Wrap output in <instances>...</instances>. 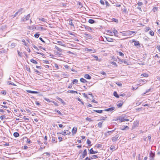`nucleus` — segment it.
<instances>
[{
    "label": "nucleus",
    "mask_w": 160,
    "mask_h": 160,
    "mask_svg": "<svg viewBox=\"0 0 160 160\" xmlns=\"http://www.w3.org/2000/svg\"><path fill=\"white\" fill-rule=\"evenodd\" d=\"M102 122H99L98 124V125L99 128H101L102 127Z\"/></svg>",
    "instance_id": "obj_36"
},
{
    "label": "nucleus",
    "mask_w": 160,
    "mask_h": 160,
    "mask_svg": "<svg viewBox=\"0 0 160 160\" xmlns=\"http://www.w3.org/2000/svg\"><path fill=\"white\" fill-rule=\"evenodd\" d=\"M121 33H122V35L124 36H130L131 35L132 33H136V32L134 31H129L124 32H122Z\"/></svg>",
    "instance_id": "obj_1"
},
{
    "label": "nucleus",
    "mask_w": 160,
    "mask_h": 160,
    "mask_svg": "<svg viewBox=\"0 0 160 160\" xmlns=\"http://www.w3.org/2000/svg\"><path fill=\"white\" fill-rule=\"evenodd\" d=\"M85 28L89 32H90L92 30V28L88 26H87V27H85Z\"/></svg>",
    "instance_id": "obj_37"
},
{
    "label": "nucleus",
    "mask_w": 160,
    "mask_h": 160,
    "mask_svg": "<svg viewBox=\"0 0 160 160\" xmlns=\"http://www.w3.org/2000/svg\"><path fill=\"white\" fill-rule=\"evenodd\" d=\"M22 42H23V44L25 45V46H27V44L26 43V42H25V40L24 39H23L22 40Z\"/></svg>",
    "instance_id": "obj_47"
},
{
    "label": "nucleus",
    "mask_w": 160,
    "mask_h": 160,
    "mask_svg": "<svg viewBox=\"0 0 160 160\" xmlns=\"http://www.w3.org/2000/svg\"><path fill=\"white\" fill-rule=\"evenodd\" d=\"M155 156V154L154 153L152 152V151L150 153V157L152 158V160H153Z\"/></svg>",
    "instance_id": "obj_13"
},
{
    "label": "nucleus",
    "mask_w": 160,
    "mask_h": 160,
    "mask_svg": "<svg viewBox=\"0 0 160 160\" xmlns=\"http://www.w3.org/2000/svg\"><path fill=\"white\" fill-rule=\"evenodd\" d=\"M116 83L118 86H121L122 85V84L121 82H117Z\"/></svg>",
    "instance_id": "obj_52"
},
{
    "label": "nucleus",
    "mask_w": 160,
    "mask_h": 160,
    "mask_svg": "<svg viewBox=\"0 0 160 160\" xmlns=\"http://www.w3.org/2000/svg\"><path fill=\"white\" fill-rule=\"evenodd\" d=\"M84 77L87 79H91V77L88 74H86L84 75Z\"/></svg>",
    "instance_id": "obj_16"
},
{
    "label": "nucleus",
    "mask_w": 160,
    "mask_h": 160,
    "mask_svg": "<svg viewBox=\"0 0 160 160\" xmlns=\"http://www.w3.org/2000/svg\"><path fill=\"white\" fill-rule=\"evenodd\" d=\"M141 76L144 77H147L148 76V75L147 73H144L141 74Z\"/></svg>",
    "instance_id": "obj_24"
},
{
    "label": "nucleus",
    "mask_w": 160,
    "mask_h": 160,
    "mask_svg": "<svg viewBox=\"0 0 160 160\" xmlns=\"http://www.w3.org/2000/svg\"><path fill=\"white\" fill-rule=\"evenodd\" d=\"M38 29L39 30H45V29H44V28H43L42 27H39L38 28Z\"/></svg>",
    "instance_id": "obj_50"
},
{
    "label": "nucleus",
    "mask_w": 160,
    "mask_h": 160,
    "mask_svg": "<svg viewBox=\"0 0 160 160\" xmlns=\"http://www.w3.org/2000/svg\"><path fill=\"white\" fill-rule=\"evenodd\" d=\"M21 21L22 22H26V21L25 20V18L22 17L21 18Z\"/></svg>",
    "instance_id": "obj_53"
},
{
    "label": "nucleus",
    "mask_w": 160,
    "mask_h": 160,
    "mask_svg": "<svg viewBox=\"0 0 160 160\" xmlns=\"http://www.w3.org/2000/svg\"><path fill=\"white\" fill-rule=\"evenodd\" d=\"M55 111L59 114L60 115H62V113H61L60 112L59 110H55Z\"/></svg>",
    "instance_id": "obj_56"
},
{
    "label": "nucleus",
    "mask_w": 160,
    "mask_h": 160,
    "mask_svg": "<svg viewBox=\"0 0 160 160\" xmlns=\"http://www.w3.org/2000/svg\"><path fill=\"white\" fill-rule=\"evenodd\" d=\"M56 44L58 43L59 45L62 46H65L64 44H63V42L61 41H56Z\"/></svg>",
    "instance_id": "obj_14"
},
{
    "label": "nucleus",
    "mask_w": 160,
    "mask_h": 160,
    "mask_svg": "<svg viewBox=\"0 0 160 160\" xmlns=\"http://www.w3.org/2000/svg\"><path fill=\"white\" fill-rule=\"evenodd\" d=\"M40 21H42L44 22H46V20L43 18H39Z\"/></svg>",
    "instance_id": "obj_32"
},
{
    "label": "nucleus",
    "mask_w": 160,
    "mask_h": 160,
    "mask_svg": "<svg viewBox=\"0 0 160 160\" xmlns=\"http://www.w3.org/2000/svg\"><path fill=\"white\" fill-rule=\"evenodd\" d=\"M119 137V135H116L114 137L112 138V140L113 142H115L118 140V138Z\"/></svg>",
    "instance_id": "obj_4"
},
{
    "label": "nucleus",
    "mask_w": 160,
    "mask_h": 160,
    "mask_svg": "<svg viewBox=\"0 0 160 160\" xmlns=\"http://www.w3.org/2000/svg\"><path fill=\"white\" fill-rule=\"evenodd\" d=\"M18 55L19 56H20V57L22 56V52H19V51L18 50Z\"/></svg>",
    "instance_id": "obj_45"
},
{
    "label": "nucleus",
    "mask_w": 160,
    "mask_h": 160,
    "mask_svg": "<svg viewBox=\"0 0 160 160\" xmlns=\"http://www.w3.org/2000/svg\"><path fill=\"white\" fill-rule=\"evenodd\" d=\"M19 134L17 132H15L13 133V136L15 137H17L19 136Z\"/></svg>",
    "instance_id": "obj_31"
},
{
    "label": "nucleus",
    "mask_w": 160,
    "mask_h": 160,
    "mask_svg": "<svg viewBox=\"0 0 160 160\" xmlns=\"http://www.w3.org/2000/svg\"><path fill=\"white\" fill-rule=\"evenodd\" d=\"M106 39L109 42H112L113 41V40L111 38H106Z\"/></svg>",
    "instance_id": "obj_28"
},
{
    "label": "nucleus",
    "mask_w": 160,
    "mask_h": 160,
    "mask_svg": "<svg viewBox=\"0 0 160 160\" xmlns=\"http://www.w3.org/2000/svg\"><path fill=\"white\" fill-rule=\"evenodd\" d=\"M100 3L102 4V5H104V1L102 0H101L100 1Z\"/></svg>",
    "instance_id": "obj_62"
},
{
    "label": "nucleus",
    "mask_w": 160,
    "mask_h": 160,
    "mask_svg": "<svg viewBox=\"0 0 160 160\" xmlns=\"http://www.w3.org/2000/svg\"><path fill=\"white\" fill-rule=\"evenodd\" d=\"M24 17L25 19V20H26V21L28 20L29 19V18L30 17V14H28L27 15L25 16Z\"/></svg>",
    "instance_id": "obj_18"
},
{
    "label": "nucleus",
    "mask_w": 160,
    "mask_h": 160,
    "mask_svg": "<svg viewBox=\"0 0 160 160\" xmlns=\"http://www.w3.org/2000/svg\"><path fill=\"white\" fill-rule=\"evenodd\" d=\"M32 46L35 49H36L37 50H38V48L34 45H32Z\"/></svg>",
    "instance_id": "obj_59"
},
{
    "label": "nucleus",
    "mask_w": 160,
    "mask_h": 160,
    "mask_svg": "<svg viewBox=\"0 0 160 160\" xmlns=\"http://www.w3.org/2000/svg\"><path fill=\"white\" fill-rule=\"evenodd\" d=\"M8 84L9 85H12L15 86H16L15 84L14 83H13V82H11V81H8Z\"/></svg>",
    "instance_id": "obj_30"
},
{
    "label": "nucleus",
    "mask_w": 160,
    "mask_h": 160,
    "mask_svg": "<svg viewBox=\"0 0 160 160\" xmlns=\"http://www.w3.org/2000/svg\"><path fill=\"white\" fill-rule=\"evenodd\" d=\"M112 20L113 22H114L117 23H118V20L117 19L113 18L112 19Z\"/></svg>",
    "instance_id": "obj_40"
},
{
    "label": "nucleus",
    "mask_w": 160,
    "mask_h": 160,
    "mask_svg": "<svg viewBox=\"0 0 160 160\" xmlns=\"http://www.w3.org/2000/svg\"><path fill=\"white\" fill-rule=\"evenodd\" d=\"M82 95H83V97H84L85 98H88V97L86 95V94L85 93H82Z\"/></svg>",
    "instance_id": "obj_60"
},
{
    "label": "nucleus",
    "mask_w": 160,
    "mask_h": 160,
    "mask_svg": "<svg viewBox=\"0 0 160 160\" xmlns=\"http://www.w3.org/2000/svg\"><path fill=\"white\" fill-rule=\"evenodd\" d=\"M149 34L151 36H153L154 35V32L152 31H150L149 32Z\"/></svg>",
    "instance_id": "obj_41"
},
{
    "label": "nucleus",
    "mask_w": 160,
    "mask_h": 160,
    "mask_svg": "<svg viewBox=\"0 0 160 160\" xmlns=\"http://www.w3.org/2000/svg\"><path fill=\"white\" fill-rule=\"evenodd\" d=\"M115 147L114 146H111L110 147V150H114L115 149Z\"/></svg>",
    "instance_id": "obj_46"
},
{
    "label": "nucleus",
    "mask_w": 160,
    "mask_h": 160,
    "mask_svg": "<svg viewBox=\"0 0 160 160\" xmlns=\"http://www.w3.org/2000/svg\"><path fill=\"white\" fill-rule=\"evenodd\" d=\"M137 4L139 6H142L143 4L142 2H139Z\"/></svg>",
    "instance_id": "obj_54"
},
{
    "label": "nucleus",
    "mask_w": 160,
    "mask_h": 160,
    "mask_svg": "<svg viewBox=\"0 0 160 160\" xmlns=\"http://www.w3.org/2000/svg\"><path fill=\"white\" fill-rule=\"evenodd\" d=\"M77 130V128L75 127L73 128L72 130V133L73 134H74L76 133Z\"/></svg>",
    "instance_id": "obj_8"
},
{
    "label": "nucleus",
    "mask_w": 160,
    "mask_h": 160,
    "mask_svg": "<svg viewBox=\"0 0 160 160\" xmlns=\"http://www.w3.org/2000/svg\"><path fill=\"white\" fill-rule=\"evenodd\" d=\"M1 93L2 94H3L4 95H6V91H1Z\"/></svg>",
    "instance_id": "obj_61"
},
{
    "label": "nucleus",
    "mask_w": 160,
    "mask_h": 160,
    "mask_svg": "<svg viewBox=\"0 0 160 160\" xmlns=\"http://www.w3.org/2000/svg\"><path fill=\"white\" fill-rule=\"evenodd\" d=\"M74 91L73 90H68L67 91L68 93H74Z\"/></svg>",
    "instance_id": "obj_55"
},
{
    "label": "nucleus",
    "mask_w": 160,
    "mask_h": 160,
    "mask_svg": "<svg viewBox=\"0 0 160 160\" xmlns=\"http://www.w3.org/2000/svg\"><path fill=\"white\" fill-rule=\"evenodd\" d=\"M113 131V130L111 131H108L107 132H105L104 133V135L105 136H108L111 134V133Z\"/></svg>",
    "instance_id": "obj_12"
},
{
    "label": "nucleus",
    "mask_w": 160,
    "mask_h": 160,
    "mask_svg": "<svg viewBox=\"0 0 160 160\" xmlns=\"http://www.w3.org/2000/svg\"><path fill=\"white\" fill-rule=\"evenodd\" d=\"M16 44L15 43L13 42L11 44V47L12 48H14L16 46Z\"/></svg>",
    "instance_id": "obj_26"
},
{
    "label": "nucleus",
    "mask_w": 160,
    "mask_h": 160,
    "mask_svg": "<svg viewBox=\"0 0 160 160\" xmlns=\"http://www.w3.org/2000/svg\"><path fill=\"white\" fill-rule=\"evenodd\" d=\"M123 102H119L117 104V105L118 107H121L122 105Z\"/></svg>",
    "instance_id": "obj_43"
},
{
    "label": "nucleus",
    "mask_w": 160,
    "mask_h": 160,
    "mask_svg": "<svg viewBox=\"0 0 160 160\" xmlns=\"http://www.w3.org/2000/svg\"><path fill=\"white\" fill-rule=\"evenodd\" d=\"M39 35L40 34H38V33H36L34 35V37L36 38H38V37H39Z\"/></svg>",
    "instance_id": "obj_48"
},
{
    "label": "nucleus",
    "mask_w": 160,
    "mask_h": 160,
    "mask_svg": "<svg viewBox=\"0 0 160 160\" xmlns=\"http://www.w3.org/2000/svg\"><path fill=\"white\" fill-rule=\"evenodd\" d=\"M80 81L81 82H82L83 83H85L87 82V81L85 79H84V78H80Z\"/></svg>",
    "instance_id": "obj_23"
},
{
    "label": "nucleus",
    "mask_w": 160,
    "mask_h": 160,
    "mask_svg": "<svg viewBox=\"0 0 160 160\" xmlns=\"http://www.w3.org/2000/svg\"><path fill=\"white\" fill-rule=\"evenodd\" d=\"M90 158L91 159L97 158H98V156L97 155H94L91 156Z\"/></svg>",
    "instance_id": "obj_29"
},
{
    "label": "nucleus",
    "mask_w": 160,
    "mask_h": 160,
    "mask_svg": "<svg viewBox=\"0 0 160 160\" xmlns=\"http://www.w3.org/2000/svg\"><path fill=\"white\" fill-rule=\"evenodd\" d=\"M93 111L94 112H97V113H101L103 111L102 110H93Z\"/></svg>",
    "instance_id": "obj_25"
},
{
    "label": "nucleus",
    "mask_w": 160,
    "mask_h": 160,
    "mask_svg": "<svg viewBox=\"0 0 160 160\" xmlns=\"http://www.w3.org/2000/svg\"><path fill=\"white\" fill-rule=\"evenodd\" d=\"M26 142L30 144L31 143V140L27 138Z\"/></svg>",
    "instance_id": "obj_51"
},
{
    "label": "nucleus",
    "mask_w": 160,
    "mask_h": 160,
    "mask_svg": "<svg viewBox=\"0 0 160 160\" xmlns=\"http://www.w3.org/2000/svg\"><path fill=\"white\" fill-rule=\"evenodd\" d=\"M88 22L90 23L93 24L95 22V21L93 19H90L88 20Z\"/></svg>",
    "instance_id": "obj_21"
},
{
    "label": "nucleus",
    "mask_w": 160,
    "mask_h": 160,
    "mask_svg": "<svg viewBox=\"0 0 160 160\" xmlns=\"http://www.w3.org/2000/svg\"><path fill=\"white\" fill-rule=\"evenodd\" d=\"M87 154V151L86 149H85L82 152V155H81L80 156V159H83L85 158Z\"/></svg>",
    "instance_id": "obj_3"
},
{
    "label": "nucleus",
    "mask_w": 160,
    "mask_h": 160,
    "mask_svg": "<svg viewBox=\"0 0 160 160\" xmlns=\"http://www.w3.org/2000/svg\"><path fill=\"white\" fill-rule=\"evenodd\" d=\"M117 120H119V121L120 122L129 121V119H128L124 118V117H118L117 119Z\"/></svg>",
    "instance_id": "obj_2"
},
{
    "label": "nucleus",
    "mask_w": 160,
    "mask_h": 160,
    "mask_svg": "<svg viewBox=\"0 0 160 160\" xmlns=\"http://www.w3.org/2000/svg\"><path fill=\"white\" fill-rule=\"evenodd\" d=\"M78 82V80L77 79H73V81L72 82V84H73L74 83H77Z\"/></svg>",
    "instance_id": "obj_34"
},
{
    "label": "nucleus",
    "mask_w": 160,
    "mask_h": 160,
    "mask_svg": "<svg viewBox=\"0 0 160 160\" xmlns=\"http://www.w3.org/2000/svg\"><path fill=\"white\" fill-rule=\"evenodd\" d=\"M71 133V132L68 130H64L62 135L65 136L66 135H69Z\"/></svg>",
    "instance_id": "obj_5"
},
{
    "label": "nucleus",
    "mask_w": 160,
    "mask_h": 160,
    "mask_svg": "<svg viewBox=\"0 0 160 160\" xmlns=\"http://www.w3.org/2000/svg\"><path fill=\"white\" fill-rule=\"evenodd\" d=\"M93 57H94L95 59L97 61H100V60H98V56H93Z\"/></svg>",
    "instance_id": "obj_58"
},
{
    "label": "nucleus",
    "mask_w": 160,
    "mask_h": 160,
    "mask_svg": "<svg viewBox=\"0 0 160 160\" xmlns=\"http://www.w3.org/2000/svg\"><path fill=\"white\" fill-rule=\"evenodd\" d=\"M113 33H114V35L115 36L118 37V31L114 29V30L113 31Z\"/></svg>",
    "instance_id": "obj_19"
},
{
    "label": "nucleus",
    "mask_w": 160,
    "mask_h": 160,
    "mask_svg": "<svg viewBox=\"0 0 160 160\" xmlns=\"http://www.w3.org/2000/svg\"><path fill=\"white\" fill-rule=\"evenodd\" d=\"M87 143L88 145H90V144L91 143V142L90 141L89 139H88L87 140Z\"/></svg>",
    "instance_id": "obj_44"
},
{
    "label": "nucleus",
    "mask_w": 160,
    "mask_h": 160,
    "mask_svg": "<svg viewBox=\"0 0 160 160\" xmlns=\"http://www.w3.org/2000/svg\"><path fill=\"white\" fill-rule=\"evenodd\" d=\"M139 83L138 84V85H139L140 86H141L145 83L144 81L142 80H139Z\"/></svg>",
    "instance_id": "obj_17"
},
{
    "label": "nucleus",
    "mask_w": 160,
    "mask_h": 160,
    "mask_svg": "<svg viewBox=\"0 0 160 160\" xmlns=\"http://www.w3.org/2000/svg\"><path fill=\"white\" fill-rule=\"evenodd\" d=\"M58 100L59 101H60L62 103H65V102L63 101V100L62 99H61V98H58Z\"/></svg>",
    "instance_id": "obj_39"
},
{
    "label": "nucleus",
    "mask_w": 160,
    "mask_h": 160,
    "mask_svg": "<svg viewBox=\"0 0 160 160\" xmlns=\"http://www.w3.org/2000/svg\"><path fill=\"white\" fill-rule=\"evenodd\" d=\"M157 48L158 49L159 52H160V45H158L157 46Z\"/></svg>",
    "instance_id": "obj_57"
},
{
    "label": "nucleus",
    "mask_w": 160,
    "mask_h": 160,
    "mask_svg": "<svg viewBox=\"0 0 160 160\" xmlns=\"http://www.w3.org/2000/svg\"><path fill=\"white\" fill-rule=\"evenodd\" d=\"M5 118V116H4V115H2V116H1L0 117V118L1 119V120H2L4 118Z\"/></svg>",
    "instance_id": "obj_64"
},
{
    "label": "nucleus",
    "mask_w": 160,
    "mask_h": 160,
    "mask_svg": "<svg viewBox=\"0 0 160 160\" xmlns=\"http://www.w3.org/2000/svg\"><path fill=\"white\" fill-rule=\"evenodd\" d=\"M113 95L116 98H119V96L118 94L116 92L114 91L113 92Z\"/></svg>",
    "instance_id": "obj_20"
},
{
    "label": "nucleus",
    "mask_w": 160,
    "mask_h": 160,
    "mask_svg": "<svg viewBox=\"0 0 160 160\" xmlns=\"http://www.w3.org/2000/svg\"><path fill=\"white\" fill-rule=\"evenodd\" d=\"M129 128L127 126L123 125L120 128V129L122 130H125L126 129H129Z\"/></svg>",
    "instance_id": "obj_9"
},
{
    "label": "nucleus",
    "mask_w": 160,
    "mask_h": 160,
    "mask_svg": "<svg viewBox=\"0 0 160 160\" xmlns=\"http://www.w3.org/2000/svg\"><path fill=\"white\" fill-rule=\"evenodd\" d=\"M132 42H134V45L135 46H137L140 45L139 42L138 41L133 40Z\"/></svg>",
    "instance_id": "obj_11"
},
{
    "label": "nucleus",
    "mask_w": 160,
    "mask_h": 160,
    "mask_svg": "<svg viewBox=\"0 0 160 160\" xmlns=\"http://www.w3.org/2000/svg\"><path fill=\"white\" fill-rule=\"evenodd\" d=\"M89 151L90 154H95L98 152V151H94L93 150L92 148H91L90 150H89Z\"/></svg>",
    "instance_id": "obj_10"
},
{
    "label": "nucleus",
    "mask_w": 160,
    "mask_h": 160,
    "mask_svg": "<svg viewBox=\"0 0 160 160\" xmlns=\"http://www.w3.org/2000/svg\"><path fill=\"white\" fill-rule=\"evenodd\" d=\"M72 19H70L69 20V22H68V23L69 24L71 25V26H74V25L73 24L72 22Z\"/></svg>",
    "instance_id": "obj_33"
},
{
    "label": "nucleus",
    "mask_w": 160,
    "mask_h": 160,
    "mask_svg": "<svg viewBox=\"0 0 160 160\" xmlns=\"http://www.w3.org/2000/svg\"><path fill=\"white\" fill-rule=\"evenodd\" d=\"M111 63L113 65L116 67H117L118 66V65L115 62H114V61L112 62H111Z\"/></svg>",
    "instance_id": "obj_49"
},
{
    "label": "nucleus",
    "mask_w": 160,
    "mask_h": 160,
    "mask_svg": "<svg viewBox=\"0 0 160 160\" xmlns=\"http://www.w3.org/2000/svg\"><path fill=\"white\" fill-rule=\"evenodd\" d=\"M22 9L21 8V9H20L18 11V12H18V14L19 13L20 14L22 13Z\"/></svg>",
    "instance_id": "obj_42"
},
{
    "label": "nucleus",
    "mask_w": 160,
    "mask_h": 160,
    "mask_svg": "<svg viewBox=\"0 0 160 160\" xmlns=\"http://www.w3.org/2000/svg\"><path fill=\"white\" fill-rule=\"evenodd\" d=\"M18 14V12H16L15 13V14L14 15H12L11 16H10V17L12 19V18H14Z\"/></svg>",
    "instance_id": "obj_38"
},
{
    "label": "nucleus",
    "mask_w": 160,
    "mask_h": 160,
    "mask_svg": "<svg viewBox=\"0 0 160 160\" xmlns=\"http://www.w3.org/2000/svg\"><path fill=\"white\" fill-rule=\"evenodd\" d=\"M100 73L103 75H106V73L104 71H102L100 72Z\"/></svg>",
    "instance_id": "obj_63"
},
{
    "label": "nucleus",
    "mask_w": 160,
    "mask_h": 160,
    "mask_svg": "<svg viewBox=\"0 0 160 160\" xmlns=\"http://www.w3.org/2000/svg\"><path fill=\"white\" fill-rule=\"evenodd\" d=\"M26 92L28 93H31L32 94H37L39 93L38 92L36 91H32L29 90H26Z\"/></svg>",
    "instance_id": "obj_7"
},
{
    "label": "nucleus",
    "mask_w": 160,
    "mask_h": 160,
    "mask_svg": "<svg viewBox=\"0 0 160 160\" xmlns=\"http://www.w3.org/2000/svg\"><path fill=\"white\" fill-rule=\"evenodd\" d=\"M55 49H56L57 51H59L60 52H62V50L61 49L59 48L57 46H55Z\"/></svg>",
    "instance_id": "obj_22"
},
{
    "label": "nucleus",
    "mask_w": 160,
    "mask_h": 160,
    "mask_svg": "<svg viewBox=\"0 0 160 160\" xmlns=\"http://www.w3.org/2000/svg\"><path fill=\"white\" fill-rule=\"evenodd\" d=\"M158 10V8L157 7H155L153 8L152 9V11H153V12H155L156 11H157Z\"/></svg>",
    "instance_id": "obj_27"
},
{
    "label": "nucleus",
    "mask_w": 160,
    "mask_h": 160,
    "mask_svg": "<svg viewBox=\"0 0 160 160\" xmlns=\"http://www.w3.org/2000/svg\"><path fill=\"white\" fill-rule=\"evenodd\" d=\"M115 109V108L114 107H112L105 109L104 111L107 112H112V111L114 110Z\"/></svg>",
    "instance_id": "obj_6"
},
{
    "label": "nucleus",
    "mask_w": 160,
    "mask_h": 160,
    "mask_svg": "<svg viewBox=\"0 0 160 160\" xmlns=\"http://www.w3.org/2000/svg\"><path fill=\"white\" fill-rule=\"evenodd\" d=\"M118 61L121 62H123L125 64H128V62L127 61H125V60L123 59H121L120 58H118Z\"/></svg>",
    "instance_id": "obj_15"
},
{
    "label": "nucleus",
    "mask_w": 160,
    "mask_h": 160,
    "mask_svg": "<svg viewBox=\"0 0 160 160\" xmlns=\"http://www.w3.org/2000/svg\"><path fill=\"white\" fill-rule=\"evenodd\" d=\"M30 61L32 62V63H34L35 64H38V62L36 60H34V59H31L30 60Z\"/></svg>",
    "instance_id": "obj_35"
}]
</instances>
